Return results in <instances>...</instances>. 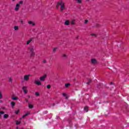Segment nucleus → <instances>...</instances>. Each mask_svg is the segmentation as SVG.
Returning a JSON list of instances; mask_svg holds the SVG:
<instances>
[{
	"instance_id": "f257e3e1",
	"label": "nucleus",
	"mask_w": 129,
	"mask_h": 129,
	"mask_svg": "<svg viewBox=\"0 0 129 129\" xmlns=\"http://www.w3.org/2000/svg\"><path fill=\"white\" fill-rule=\"evenodd\" d=\"M47 78V75H44L40 78V80H36L34 81V84L37 86H41L42 82L41 81H45V80Z\"/></svg>"
},
{
	"instance_id": "f03ea898",
	"label": "nucleus",
	"mask_w": 129,
	"mask_h": 129,
	"mask_svg": "<svg viewBox=\"0 0 129 129\" xmlns=\"http://www.w3.org/2000/svg\"><path fill=\"white\" fill-rule=\"evenodd\" d=\"M57 6H60V12H63V11L66 10V6H65V3L62 1H60L57 3Z\"/></svg>"
},
{
	"instance_id": "7ed1b4c3",
	"label": "nucleus",
	"mask_w": 129,
	"mask_h": 129,
	"mask_svg": "<svg viewBox=\"0 0 129 129\" xmlns=\"http://www.w3.org/2000/svg\"><path fill=\"white\" fill-rule=\"evenodd\" d=\"M23 4H24V1H20L18 3H17L15 8V12H19V11H20V9L21 8V6Z\"/></svg>"
},
{
	"instance_id": "20e7f679",
	"label": "nucleus",
	"mask_w": 129,
	"mask_h": 129,
	"mask_svg": "<svg viewBox=\"0 0 129 129\" xmlns=\"http://www.w3.org/2000/svg\"><path fill=\"white\" fill-rule=\"evenodd\" d=\"M29 51L30 52V57L32 58L33 56H35L36 55V52H35V47L32 46L28 48Z\"/></svg>"
},
{
	"instance_id": "39448f33",
	"label": "nucleus",
	"mask_w": 129,
	"mask_h": 129,
	"mask_svg": "<svg viewBox=\"0 0 129 129\" xmlns=\"http://www.w3.org/2000/svg\"><path fill=\"white\" fill-rule=\"evenodd\" d=\"M24 94H28V92L29 91L28 90V87L27 86H23L22 88Z\"/></svg>"
},
{
	"instance_id": "423d86ee",
	"label": "nucleus",
	"mask_w": 129,
	"mask_h": 129,
	"mask_svg": "<svg viewBox=\"0 0 129 129\" xmlns=\"http://www.w3.org/2000/svg\"><path fill=\"white\" fill-rule=\"evenodd\" d=\"M30 76L31 75L30 74L24 75L23 77V80H24V81H29V80H30Z\"/></svg>"
},
{
	"instance_id": "0eeeda50",
	"label": "nucleus",
	"mask_w": 129,
	"mask_h": 129,
	"mask_svg": "<svg viewBox=\"0 0 129 129\" xmlns=\"http://www.w3.org/2000/svg\"><path fill=\"white\" fill-rule=\"evenodd\" d=\"M28 24L29 25V26H32V27L36 26V23L34 21H28Z\"/></svg>"
},
{
	"instance_id": "6e6552de",
	"label": "nucleus",
	"mask_w": 129,
	"mask_h": 129,
	"mask_svg": "<svg viewBox=\"0 0 129 129\" xmlns=\"http://www.w3.org/2000/svg\"><path fill=\"white\" fill-rule=\"evenodd\" d=\"M91 62L92 64H93V65H95V64H97V60L95 59V58H92L91 59Z\"/></svg>"
},
{
	"instance_id": "1a4fd4ad",
	"label": "nucleus",
	"mask_w": 129,
	"mask_h": 129,
	"mask_svg": "<svg viewBox=\"0 0 129 129\" xmlns=\"http://www.w3.org/2000/svg\"><path fill=\"white\" fill-rule=\"evenodd\" d=\"M64 25V26H69V25H70V20H65Z\"/></svg>"
},
{
	"instance_id": "9d476101",
	"label": "nucleus",
	"mask_w": 129,
	"mask_h": 129,
	"mask_svg": "<svg viewBox=\"0 0 129 129\" xmlns=\"http://www.w3.org/2000/svg\"><path fill=\"white\" fill-rule=\"evenodd\" d=\"M33 41V38H30L26 41V45H30Z\"/></svg>"
},
{
	"instance_id": "9b49d317",
	"label": "nucleus",
	"mask_w": 129,
	"mask_h": 129,
	"mask_svg": "<svg viewBox=\"0 0 129 129\" xmlns=\"http://www.w3.org/2000/svg\"><path fill=\"white\" fill-rule=\"evenodd\" d=\"M28 107L30 108V109H32V108H34V105L32 104H28Z\"/></svg>"
},
{
	"instance_id": "f8f14e48",
	"label": "nucleus",
	"mask_w": 129,
	"mask_h": 129,
	"mask_svg": "<svg viewBox=\"0 0 129 129\" xmlns=\"http://www.w3.org/2000/svg\"><path fill=\"white\" fill-rule=\"evenodd\" d=\"M8 81L12 83V82H13V78L12 77H8Z\"/></svg>"
},
{
	"instance_id": "ddd939ff",
	"label": "nucleus",
	"mask_w": 129,
	"mask_h": 129,
	"mask_svg": "<svg viewBox=\"0 0 129 129\" xmlns=\"http://www.w3.org/2000/svg\"><path fill=\"white\" fill-rule=\"evenodd\" d=\"M11 104L12 108H14V107L16 105V103L15 102H11Z\"/></svg>"
},
{
	"instance_id": "4468645a",
	"label": "nucleus",
	"mask_w": 129,
	"mask_h": 129,
	"mask_svg": "<svg viewBox=\"0 0 129 129\" xmlns=\"http://www.w3.org/2000/svg\"><path fill=\"white\" fill-rule=\"evenodd\" d=\"M12 99L13 100H18V97H16L15 96H12Z\"/></svg>"
},
{
	"instance_id": "2eb2a0df",
	"label": "nucleus",
	"mask_w": 129,
	"mask_h": 129,
	"mask_svg": "<svg viewBox=\"0 0 129 129\" xmlns=\"http://www.w3.org/2000/svg\"><path fill=\"white\" fill-rule=\"evenodd\" d=\"M77 4H82V0H76Z\"/></svg>"
},
{
	"instance_id": "dca6fc26",
	"label": "nucleus",
	"mask_w": 129,
	"mask_h": 129,
	"mask_svg": "<svg viewBox=\"0 0 129 129\" xmlns=\"http://www.w3.org/2000/svg\"><path fill=\"white\" fill-rule=\"evenodd\" d=\"M75 19H73V20H72L71 21V25H75V23L74 22H75Z\"/></svg>"
},
{
	"instance_id": "f3484780",
	"label": "nucleus",
	"mask_w": 129,
	"mask_h": 129,
	"mask_svg": "<svg viewBox=\"0 0 129 129\" xmlns=\"http://www.w3.org/2000/svg\"><path fill=\"white\" fill-rule=\"evenodd\" d=\"M14 29L15 31L19 30V26H15L14 27Z\"/></svg>"
},
{
	"instance_id": "a211bd4d",
	"label": "nucleus",
	"mask_w": 129,
	"mask_h": 129,
	"mask_svg": "<svg viewBox=\"0 0 129 129\" xmlns=\"http://www.w3.org/2000/svg\"><path fill=\"white\" fill-rule=\"evenodd\" d=\"M84 110H85V112H87V111H88V107L85 106Z\"/></svg>"
},
{
	"instance_id": "6ab92c4d",
	"label": "nucleus",
	"mask_w": 129,
	"mask_h": 129,
	"mask_svg": "<svg viewBox=\"0 0 129 129\" xmlns=\"http://www.w3.org/2000/svg\"><path fill=\"white\" fill-rule=\"evenodd\" d=\"M57 50H58V47H54L53 49V53H56Z\"/></svg>"
},
{
	"instance_id": "aec40b11",
	"label": "nucleus",
	"mask_w": 129,
	"mask_h": 129,
	"mask_svg": "<svg viewBox=\"0 0 129 129\" xmlns=\"http://www.w3.org/2000/svg\"><path fill=\"white\" fill-rule=\"evenodd\" d=\"M9 117V114H5L3 116V118H8Z\"/></svg>"
},
{
	"instance_id": "412c9836",
	"label": "nucleus",
	"mask_w": 129,
	"mask_h": 129,
	"mask_svg": "<svg viewBox=\"0 0 129 129\" xmlns=\"http://www.w3.org/2000/svg\"><path fill=\"white\" fill-rule=\"evenodd\" d=\"M64 86L65 87L68 88L69 87V86H70V83L66 84Z\"/></svg>"
},
{
	"instance_id": "4be33fe9",
	"label": "nucleus",
	"mask_w": 129,
	"mask_h": 129,
	"mask_svg": "<svg viewBox=\"0 0 129 129\" xmlns=\"http://www.w3.org/2000/svg\"><path fill=\"white\" fill-rule=\"evenodd\" d=\"M62 96H64V97H66V99H67L68 98V97H67V95L66 93H63Z\"/></svg>"
},
{
	"instance_id": "5701e85b",
	"label": "nucleus",
	"mask_w": 129,
	"mask_h": 129,
	"mask_svg": "<svg viewBox=\"0 0 129 129\" xmlns=\"http://www.w3.org/2000/svg\"><path fill=\"white\" fill-rule=\"evenodd\" d=\"M15 122L16 123V124H21V121H18V120H15Z\"/></svg>"
},
{
	"instance_id": "b1692460",
	"label": "nucleus",
	"mask_w": 129,
	"mask_h": 129,
	"mask_svg": "<svg viewBox=\"0 0 129 129\" xmlns=\"http://www.w3.org/2000/svg\"><path fill=\"white\" fill-rule=\"evenodd\" d=\"M90 82H91V80L89 79H88V82L87 83V84H90Z\"/></svg>"
},
{
	"instance_id": "393cba45",
	"label": "nucleus",
	"mask_w": 129,
	"mask_h": 129,
	"mask_svg": "<svg viewBox=\"0 0 129 129\" xmlns=\"http://www.w3.org/2000/svg\"><path fill=\"white\" fill-rule=\"evenodd\" d=\"M46 88H47V89H50V88H51V85H48L46 86Z\"/></svg>"
},
{
	"instance_id": "a878e982",
	"label": "nucleus",
	"mask_w": 129,
	"mask_h": 129,
	"mask_svg": "<svg viewBox=\"0 0 129 129\" xmlns=\"http://www.w3.org/2000/svg\"><path fill=\"white\" fill-rule=\"evenodd\" d=\"M35 95H36V96H39L40 94L39 93V92H35Z\"/></svg>"
},
{
	"instance_id": "bb28decb",
	"label": "nucleus",
	"mask_w": 129,
	"mask_h": 129,
	"mask_svg": "<svg viewBox=\"0 0 129 129\" xmlns=\"http://www.w3.org/2000/svg\"><path fill=\"white\" fill-rule=\"evenodd\" d=\"M91 36H92V37H96V34L94 33H92L91 34Z\"/></svg>"
},
{
	"instance_id": "cd10ccee",
	"label": "nucleus",
	"mask_w": 129,
	"mask_h": 129,
	"mask_svg": "<svg viewBox=\"0 0 129 129\" xmlns=\"http://www.w3.org/2000/svg\"><path fill=\"white\" fill-rule=\"evenodd\" d=\"M2 98H3V94L2 92L0 91V99H2Z\"/></svg>"
},
{
	"instance_id": "c85d7f7f",
	"label": "nucleus",
	"mask_w": 129,
	"mask_h": 129,
	"mask_svg": "<svg viewBox=\"0 0 129 129\" xmlns=\"http://www.w3.org/2000/svg\"><path fill=\"white\" fill-rule=\"evenodd\" d=\"M26 116H28V115H30V114H31V113H30V112H27L26 113Z\"/></svg>"
},
{
	"instance_id": "c756f323",
	"label": "nucleus",
	"mask_w": 129,
	"mask_h": 129,
	"mask_svg": "<svg viewBox=\"0 0 129 129\" xmlns=\"http://www.w3.org/2000/svg\"><path fill=\"white\" fill-rule=\"evenodd\" d=\"M1 114H5V112L4 111H0V115Z\"/></svg>"
},
{
	"instance_id": "7c9ffc66",
	"label": "nucleus",
	"mask_w": 129,
	"mask_h": 129,
	"mask_svg": "<svg viewBox=\"0 0 129 129\" xmlns=\"http://www.w3.org/2000/svg\"><path fill=\"white\" fill-rule=\"evenodd\" d=\"M19 112H20V110H18L17 111H15L16 114H18Z\"/></svg>"
},
{
	"instance_id": "2f4dec72",
	"label": "nucleus",
	"mask_w": 129,
	"mask_h": 129,
	"mask_svg": "<svg viewBox=\"0 0 129 129\" xmlns=\"http://www.w3.org/2000/svg\"><path fill=\"white\" fill-rule=\"evenodd\" d=\"M62 57H63V58H67V55L66 54H63V55H62Z\"/></svg>"
},
{
	"instance_id": "473e14b6",
	"label": "nucleus",
	"mask_w": 129,
	"mask_h": 129,
	"mask_svg": "<svg viewBox=\"0 0 129 129\" xmlns=\"http://www.w3.org/2000/svg\"><path fill=\"white\" fill-rule=\"evenodd\" d=\"M43 62L44 63V64H46V63H47V60L46 59H44L43 60Z\"/></svg>"
},
{
	"instance_id": "72a5a7b5",
	"label": "nucleus",
	"mask_w": 129,
	"mask_h": 129,
	"mask_svg": "<svg viewBox=\"0 0 129 129\" xmlns=\"http://www.w3.org/2000/svg\"><path fill=\"white\" fill-rule=\"evenodd\" d=\"M26 116H27V115H26V114H25L22 116V118H25V117H26Z\"/></svg>"
},
{
	"instance_id": "f704fd0d",
	"label": "nucleus",
	"mask_w": 129,
	"mask_h": 129,
	"mask_svg": "<svg viewBox=\"0 0 129 129\" xmlns=\"http://www.w3.org/2000/svg\"><path fill=\"white\" fill-rule=\"evenodd\" d=\"M88 23V20L85 21V24H87Z\"/></svg>"
},
{
	"instance_id": "c9c22d12",
	"label": "nucleus",
	"mask_w": 129,
	"mask_h": 129,
	"mask_svg": "<svg viewBox=\"0 0 129 129\" xmlns=\"http://www.w3.org/2000/svg\"><path fill=\"white\" fill-rule=\"evenodd\" d=\"M21 24H24V21L23 20L20 21Z\"/></svg>"
},
{
	"instance_id": "e433bc0d",
	"label": "nucleus",
	"mask_w": 129,
	"mask_h": 129,
	"mask_svg": "<svg viewBox=\"0 0 129 129\" xmlns=\"http://www.w3.org/2000/svg\"><path fill=\"white\" fill-rule=\"evenodd\" d=\"M31 96H30L29 95L27 96V98H30Z\"/></svg>"
},
{
	"instance_id": "4c0bfd02",
	"label": "nucleus",
	"mask_w": 129,
	"mask_h": 129,
	"mask_svg": "<svg viewBox=\"0 0 129 129\" xmlns=\"http://www.w3.org/2000/svg\"><path fill=\"white\" fill-rule=\"evenodd\" d=\"M17 0H12V2H16Z\"/></svg>"
},
{
	"instance_id": "58836bf2",
	"label": "nucleus",
	"mask_w": 129,
	"mask_h": 129,
	"mask_svg": "<svg viewBox=\"0 0 129 129\" xmlns=\"http://www.w3.org/2000/svg\"><path fill=\"white\" fill-rule=\"evenodd\" d=\"M0 102H2V100H0Z\"/></svg>"
}]
</instances>
